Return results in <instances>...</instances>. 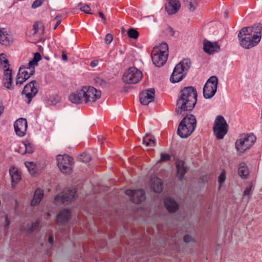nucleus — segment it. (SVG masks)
<instances>
[{
    "mask_svg": "<svg viewBox=\"0 0 262 262\" xmlns=\"http://www.w3.org/2000/svg\"><path fill=\"white\" fill-rule=\"evenodd\" d=\"M262 36V25L243 28L238 34L239 45L246 49L256 46Z\"/></svg>",
    "mask_w": 262,
    "mask_h": 262,
    "instance_id": "obj_1",
    "label": "nucleus"
},
{
    "mask_svg": "<svg viewBox=\"0 0 262 262\" xmlns=\"http://www.w3.org/2000/svg\"><path fill=\"white\" fill-rule=\"evenodd\" d=\"M197 101V92L192 86L184 88L181 91V96L177 102L176 112L182 114L186 111L192 110Z\"/></svg>",
    "mask_w": 262,
    "mask_h": 262,
    "instance_id": "obj_2",
    "label": "nucleus"
},
{
    "mask_svg": "<svg viewBox=\"0 0 262 262\" xmlns=\"http://www.w3.org/2000/svg\"><path fill=\"white\" fill-rule=\"evenodd\" d=\"M2 73H3L4 86L10 90L13 89L12 71L10 69L9 60L4 53L0 54V74Z\"/></svg>",
    "mask_w": 262,
    "mask_h": 262,
    "instance_id": "obj_3",
    "label": "nucleus"
},
{
    "mask_svg": "<svg viewBox=\"0 0 262 262\" xmlns=\"http://www.w3.org/2000/svg\"><path fill=\"white\" fill-rule=\"evenodd\" d=\"M168 55V45L166 43H161L152 50L151 59L153 63L158 67L163 66L167 61Z\"/></svg>",
    "mask_w": 262,
    "mask_h": 262,
    "instance_id": "obj_4",
    "label": "nucleus"
},
{
    "mask_svg": "<svg viewBox=\"0 0 262 262\" xmlns=\"http://www.w3.org/2000/svg\"><path fill=\"white\" fill-rule=\"evenodd\" d=\"M191 61L189 59H184L177 64L171 75L170 81L177 83L181 81L185 77L186 71L189 69Z\"/></svg>",
    "mask_w": 262,
    "mask_h": 262,
    "instance_id": "obj_5",
    "label": "nucleus"
},
{
    "mask_svg": "<svg viewBox=\"0 0 262 262\" xmlns=\"http://www.w3.org/2000/svg\"><path fill=\"white\" fill-rule=\"evenodd\" d=\"M256 138L252 134L241 135L235 143V147L238 154H244L254 144Z\"/></svg>",
    "mask_w": 262,
    "mask_h": 262,
    "instance_id": "obj_6",
    "label": "nucleus"
},
{
    "mask_svg": "<svg viewBox=\"0 0 262 262\" xmlns=\"http://www.w3.org/2000/svg\"><path fill=\"white\" fill-rule=\"evenodd\" d=\"M82 98L85 103H92L99 100L101 96V92L92 86H83L81 89Z\"/></svg>",
    "mask_w": 262,
    "mask_h": 262,
    "instance_id": "obj_7",
    "label": "nucleus"
},
{
    "mask_svg": "<svg viewBox=\"0 0 262 262\" xmlns=\"http://www.w3.org/2000/svg\"><path fill=\"white\" fill-rule=\"evenodd\" d=\"M213 130L214 136L219 140L223 139L227 134L228 124L222 116L219 115L215 119Z\"/></svg>",
    "mask_w": 262,
    "mask_h": 262,
    "instance_id": "obj_8",
    "label": "nucleus"
},
{
    "mask_svg": "<svg viewBox=\"0 0 262 262\" xmlns=\"http://www.w3.org/2000/svg\"><path fill=\"white\" fill-rule=\"evenodd\" d=\"M142 72L135 67L127 69L122 76L123 81L127 84H136L142 79Z\"/></svg>",
    "mask_w": 262,
    "mask_h": 262,
    "instance_id": "obj_9",
    "label": "nucleus"
},
{
    "mask_svg": "<svg viewBox=\"0 0 262 262\" xmlns=\"http://www.w3.org/2000/svg\"><path fill=\"white\" fill-rule=\"evenodd\" d=\"M57 166L63 173H70L72 170L73 159L67 155L56 157Z\"/></svg>",
    "mask_w": 262,
    "mask_h": 262,
    "instance_id": "obj_10",
    "label": "nucleus"
},
{
    "mask_svg": "<svg viewBox=\"0 0 262 262\" xmlns=\"http://www.w3.org/2000/svg\"><path fill=\"white\" fill-rule=\"evenodd\" d=\"M38 90L39 84L34 80L31 81L24 86L21 94L25 98L28 104L30 103L32 98L38 93Z\"/></svg>",
    "mask_w": 262,
    "mask_h": 262,
    "instance_id": "obj_11",
    "label": "nucleus"
},
{
    "mask_svg": "<svg viewBox=\"0 0 262 262\" xmlns=\"http://www.w3.org/2000/svg\"><path fill=\"white\" fill-rule=\"evenodd\" d=\"M218 80L216 76L210 77L203 88V96L206 99H210L215 94L217 90Z\"/></svg>",
    "mask_w": 262,
    "mask_h": 262,
    "instance_id": "obj_12",
    "label": "nucleus"
},
{
    "mask_svg": "<svg viewBox=\"0 0 262 262\" xmlns=\"http://www.w3.org/2000/svg\"><path fill=\"white\" fill-rule=\"evenodd\" d=\"M35 72L34 68L28 67H20L17 74V84H22L28 80Z\"/></svg>",
    "mask_w": 262,
    "mask_h": 262,
    "instance_id": "obj_13",
    "label": "nucleus"
},
{
    "mask_svg": "<svg viewBox=\"0 0 262 262\" xmlns=\"http://www.w3.org/2000/svg\"><path fill=\"white\" fill-rule=\"evenodd\" d=\"M75 194L76 191L74 189L67 190L63 192L62 194H58L55 197V203L58 205L62 203H68L74 198Z\"/></svg>",
    "mask_w": 262,
    "mask_h": 262,
    "instance_id": "obj_14",
    "label": "nucleus"
},
{
    "mask_svg": "<svg viewBox=\"0 0 262 262\" xmlns=\"http://www.w3.org/2000/svg\"><path fill=\"white\" fill-rule=\"evenodd\" d=\"M125 193L132 198V201L136 204H139L145 199L144 192L143 190L127 189Z\"/></svg>",
    "mask_w": 262,
    "mask_h": 262,
    "instance_id": "obj_15",
    "label": "nucleus"
},
{
    "mask_svg": "<svg viewBox=\"0 0 262 262\" xmlns=\"http://www.w3.org/2000/svg\"><path fill=\"white\" fill-rule=\"evenodd\" d=\"M155 90L149 89L141 92L140 94V101L143 105H148L155 99Z\"/></svg>",
    "mask_w": 262,
    "mask_h": 262,
    "instance_id": "obj_16",
    "label": "nucleus"
},
{
    "mask_svg": "<svg viewBox=\"0 0 262 262\" xmlns=\"http://www.w3.org/2000/svg\"><path fill=\"white\" fill-rule=\"evenodd\" d=\"M71 217V213L69 210H62L56 215V223L59 226L64 225L69 222Z\"/></svg>",
    "mask_w": 262,
    "mask_h": 262,
    "instance_id": "obj_17",
    "label": "nucleus"
},
{
    "mask_svg": "<svg viewBox=\"0 0 262 262\" xmlns=\"http://www.w3.org/2000/svg\"><path fill=\"white\" fill-rule=\"evenodd\" d=\"M220 49V47L216 42H211L207 40L203 41V50L205 52L211 54L218 52Z\"/></svg>",
    "mask_w": 262,
    "mask_h": 262,
    "instance_id": "obj_18",
    "label": "nucleus"
},
{
    "mask_svg": "<svg viewBox=\"0 0 262 262\" xmlns=\"http://www.w3.org/2000/svg\"><path fill=\"white\" fill-rule=\"evenodd\" d=\"M181 122H183L184 124L187 125L191 130L194 131L196 126V118L192 114L186 115Z\"/></svg>",
    "mask_w": 262,
    "mask_h": 262,
    "instance_id": "obj_19",
    "label": "nucleus"
},
{
    "mask_svg": "<svg viewBox=\"0 0 262 262\" xmlns=\"http://www.w3.org/2000/svg\"><path fill=\"white\" fill-rule=\"evenodd\" d=\"M181 122H183L184 124L187 125L191 130L194 131L196 126V118L192 114L186 115Z\"/></svg>",
    "mask_w": 262,
    "mask_h": 262,
    "instance_id": "obj_20",
    "label": "nucleus"
},
{
    "mask_svg": "<svg viewBox=\"0 0 262 262\" xmlns=\"http://www.w3.org/2000/svg\"><path fill=\"white\" fill-rule=\"evenodd\" d=\"M193 130H191L187 126L184 125L183 122H180L178 127L177 133L178 135L182 138H187L191 135Z\"/></svg>",
    "mask_w": 262,
    "mask_h": 262,
    "instance_id": "obj_21",
    "label": "nucleus"
},
{
    "mask_svg": "<svg viewBox=\"0 0 262 262\" xmlns=\"http://www.w3.org/2000/svg\"><path fill=\"white\" fill-rule=\"evenodd\" d=\"M180 8V4L178 0H169L165 9L168 14H173L177 12Z\"/></svg>",
    "mask_w": 262,
    "mask_h": 262,
    "instance_id": "obj_22",
    "label": "nucleus"
},
{
    "mask_svg": "<svg viewBox=\"0 0 262 262\" xmlns=\"http://www.w3.org/2000/svg\"><path fill=\"white\" fill-rule=\"evenodd\" d=\"M27 121L25 118L17 119V136L23 137L27 130Z\"/></svg>",
    "mask_w": 262,
    "mask_h": 262,
    "instance_id": "obj_23",
    "label": "nucleus"
},
{
    "mask_svg": "<svg viewBox=\"0 0 262 262\" xmlns=\"http://www.w3.org/2000/svg\"><path fill=\"white\" fill-rule=\"evenodd\" d=\"M13 38L11 35L7 33L4 29H0V43L8 46L12 42Z\"/></svg>",
    "mask_w": 262,
    "mask_h": 262,
    "instance_id": "obj_24",
    "label": "nucleus"
},
{
    "mask_svg": "<svg viewBox=\"0 0 262 262\" xmlns=\"http://www.w3.org/2000/svg\"><path fill=\"white\" fill-rule=\"evenodd\" d=\"M164 205L169 213L175 212L179 208V205L176 201L169 198L165 199Z\"/></svg>",
    "mask_w": 262,
    "mask_h": 262,
    "instance_id": "obj_25",
    "label": "nucleus"
},
{
    "mask_svg": "<svg viewBox=\"0 0 262 262\" xmlns=\"http://www.w3.org/2000/svg\"><path fill=\"white\" fill-rule=\"evenodd\" d=\"M33 151V147L28 141L22 142L19 145V148L17 149V152L21 155H24L26 153L31 154Z\"/></svg>",
    "mask_w": 262,
    "mask_h": 262,
    "instance_id": "obj_26",
    "label": "nucleus"
},
{
    "mask_svg": "<svg viewBox=\"0 0 262 262\" xmlns=\"http://www.w3.org/2000/svg\"><path fill=\"white\" fill-rule=\"evenodd\" d=\"M176 167L177 168V177L180 180H181L186 172V168L184 166V162L182 160H177Z\"/></svg>",
    "mask_w": 262,
    "mask_h": 262,
    "instance_id": "obj_27",
    "label": "nucleus"
},
{
    "mask_svg": "<svg viewBox=\"0 0 262 262\" xmlns=\"http://www.w3.org/2000/svg\"><path fill=\"white\" fill-rule=\"evenodd\" d=\"M249 170L247 164L244 162L239 164L238 168V174L243 179H247L249 175Z\"/></svg>",
    "mask_w": 262,
    "mask_h": 262,
    "instance_id": "obj_28",
    "label": "nucleus"
},
{
    "mask_svg": "<svg viewBox=\"0 0 262 262\" xmlns=\"http://www.w3.org/2000/svg\"><path fill=\"white\" fill-rule=\"evenodd\" d=\"M44 193L43 190L37 189L35 190L33 199L31 201V205L35 206L38 205L43 197Z\"/></svg>",
    "mask_w": 262,
    "mask_h": 262,
    "instance_id": "obj_29",
    "label": "nucleus"
},
{
    "mask_svg": "<svg viewBox=\"0 0 262 262\" xmlns=\"http://www.w3.org/2000/svg\"><path fill=\"white\" fill-rule=\"evenodd\" d=\"M150 185V188L156 193L160 192L162 190L161 180L157 177L151 179Z\"/></svg>",
    "mask_w": 262,
    "mask_h": 262,
    "instance_id": "obj_30",
    "label": "nucleus"
},
{
    "mask_svg": "<svg viewBox=\"0 0 262 262\" xmlns=\"http://www.w3.org/2000/svg\"><path fill=\"white\" fill-rule=\"evenodd\" d=\"M82 98V93L81 92V89H80L71 94L69 99L73 103L79 104L81 102Z\"/></svg>",
    "mask_w": 262,
    "mask_h": 262,
    "instance_id": "obj_31",
    "label": "nucleus"
},
{
    "mask_svg": "<svg viewBox=\"0 0 262 262\" xmlns=\"http://www.w3.org/2000/svg\"><path fill=\"white\" fill-rule=\"evenodd\" d=\"M142 143L149 149H152L156 146V141L154 138L148 137V134H146L143 138Z\"/></svg>",
    "mask_w": 262,
    "mask_h": 262,
    "instance_id": "obj_32",
    "label": "nucleus"
},
{
    "mask_svg": "<svg viewBox=\"0 0 262 262\" xmlns=\"http://www.w3.org/2000/svg\"><path fill=\"white\" fill-rule=\"evenodd\" d=\"M9 174L11 180L12 186L15 188L16 185V168L14 166H12L10 168Z\"/></svg>",
    "mask_w": 262,
    "mask_h": 262,
    "instance_id": "obj_33",
    "label": "nucleus"
},
{
    "mask_svg": "<svg viewBox=\"0 0 262 262\" xmlns=\"http://www.w3.org/2000/svg\"><path fill=\"white\" fill-rule=\"evenodd\" d=\"M25 165L28 169V171L32 176L35 175L37 172V167L36 164L33 162H26Z\"/></svg>",
    "mask_w": 262,
    "mask_h": 262,
    "instance_id": "obj_34",
    "label": "nucleus"
},
{
    "mask_svg": "<svg viewBox=\"0 0 262 262\" xmlns=\"http://www.w3.org/2000/svg\"><path fill=\"white\" fill-rule=\"evenodd\" d=\"M41 60V56L39 53L36 52L33 54V59L29 61L28 66L34 68L38 64V62Z\"/></svg>",
    "mask_w": 262,
    "mask_h": 262,
    "instance_id": "obj_35",
    "label": "nucleus"
},
{
    "mask_svg": "<svg viewBox=\"0 0 262 262\" xmlns=\"http://www.w3.org/2000/svg\"><path fill=\"white\" fill-rule=\"evenodd\" d=\"M127 35L129 37L137 39L139 36L138 32L135 29L131 28L128 30Z\"/></svg>",
    "mask_w": 262,
    "mask_h": 262,
    "instance_id": "obj_36",
    "label": "nucleus"
},
{
    "mask_svg": "<svg viewBox=\"0 0 262 262\" xmlns=\"http://www.w3.org/2000/svg\"><path fill=\"white\" fill-rule=\"evenodd\" d=\"M78 7L81 11L84 12L85 13L91 14L90 12L91 9L88 5L81 3L78 4Z\"/></svg>",
    "mask_w": 262,
    "mask_h": 262,
    "instance_id": "obj_37",
    "label": "nucleus"
},
{
    "mask_svg": "<svg viewBox=\"0 0 262 262\" xmlns=\"http://www.w3.org/2000/svg\"><path fill=\"white\" fill-rule=\"evenodd\" d=\"M226 174V171L223 170L218 177V182L220 183V187H222L223 183L225 181Z\"/></svg>",
    "mask_w": 262,
    "mask_h": 262,
    "instance_id": "obj_38",
    "label": "nucleus"
},
{
    "mask_svg": "<svg viewBox=\"0 0 262 262\" xmlns=\"http://www.w3.org/2000/svg\"><path fill=\"white\" fill-rule=\"evenodd\" d=\"M170 157L168 154L165 153H161L160 155V159L158 162H161L164 161H168L170 159Z\"/></svg>",
    "mask_w": 262,
    "mask_h": 262,
    "instance_id": "obj_39",
    "label": "nucleus"
},
{
    "mask_svg": "<svg viewBox=\"0 0 262 262\" xmlns=\"http://www.w3.org/2000/svg\"><path fill=\"white\" fill-rule=\"evenodd\" d=\"M184 242L187 244L194 242V239L189 235H186L183 238Z\"/></svg>",
    "mask_w": 262,
    "mask_h": 262,
    "instance_id": "obj_40",
    "label": "nucleus"
},
{
    "mask_svg": "<svg viewBox=\"0 0 262 262\" xmlns=\"http://www.w3.org/2000/svg\"><path fill=\"white\" fill-rule=\"evenodd\" d=\"M45 0H35L32 5V8L33 9H35L40 6L43 3Z\"/></svg>",
    "mask_w": 262,
    "mask_h": 262,
    "instance_id": "obj_41",
    "label": "nucleus"
},
{
    "mask_svg": "<svg viewBox=\"0 0 262 262\" xmlns=\"http://www.w3.org/2000/svg\"><path fill=\"white\" fill-rule=\"evenodd\" d=\"M113 40V36L111 34H107L105 37L104 41L106 44H110Z\"/></svg>",
    "mask_w": 262,
    "mask_h": 262,
    "instance_id": "obj_42",
    "label": "nucleus"
},
{
    "mask_svg": "<svg viewBox=\"0 0 262 262\" xmlns=\"http://www.w3.org/2000/svg\"><path fill=\"white\" fill-rule=\"evenodd\" d=\"M60 17H61V15H57L55 17L54 20H56V23L54 27V30H56V28L58 27V26L60 24V23L61 22V20L60 19Z\"/></svg>",
    "mask_w": 262,
    "mask_h": 262,
    "instance_id": "obj_43",
    "label": "nucleus"
},
{
    "mask_svg": "<svg viewBox=\"0 0 262 262\" xmlns=\"http://www.w3.org/2000/svg\"><path fill=\"white\" fill-rule=\"evenodd\" d=\"M96 82L101 86H105L106 85V82L102 79L98 78L96 80Z\"/></svg>",
    "mask_w": 262,
    "mask_h": 262,
    "instance_id": "obj_44",
    "label": "nucleus"
},
{
    "mask_svg": "<svg viewBox=\"0 0 262 262\" xmlns=\"http://www.w3.org/2000/svg\"><path fill=\"white\" fill-rule=\"evenodd\" d=\"M186 5L189 9V10L190 11H193L195 9V7L192 4V2H189L188 3H186Z\"/></svg>",
    "mask_w": 262,
    "mask_h": 262,
    "instance_id": "obj_45",
    "label": "nucleus"
},
{
    "mask_svg": "<svg viewBox=\"0 0 262 262\" xmlns=\"http://www.w3.org/2000/svg\"><path fill=\"white\" fill-rule=\"evenodd\" d=\"M251 190V187L249 186L245 189L244 192V196H248L250 194V192Z\"/></svg>",
    "mask_w": 262,
    "mask_h": 262,
    "instance_id": "obj_46",
    "label": "nucleus"
},
{
    "mask_svg": "<svg viewBox=\"0 0 262 262\" xmlns=\"http://www.w3.org/2000/svg\"><path fill=\"white\" fill-rule=\"evenodd\" d=\"M99 61L98 60H94L91 62L90 66L92 67H95L98 66Z\"/></svg>",
    "mask_w": 262,
    "mask_h": 262,
    "instance_id": "obj_47",
    "label": "nucleus"
},
{
    "mask_svg": "<svg viewBox=\"0 0 262 262\" xmlns=\"http://www.w3.org/2000/svg\"><path fill=\"white\" fill-rule=\"evenodd\" d=\"M38 23H36L33 25V30H34V33L36 34L38 30Z\"/></svg>",
    "mask_w": 262,
    "mask_h": 262,
    "instance_id": "obj_48",
    "label": "nucleus"
},
{
    "mask_svg": "<svg viewBox=\"0 0 262 262\" xmlns=\"http://www.w3.org/2000/svg\"><path fill=\"white\" fill-rule=\"evenodd\" d=\"M84 158L83 161H84L85 162H89L91 160L90 155H89V154H85L84 155V158Z\"/></svg>",
    "mask_w": 262,
    "mask_h": 262,
    "instance_id": "obj_49",
    "label": "nucleus"
},
{
    "mask_svg": "<svg viewBox=\"0 0 262 262\" xmlns=\"http://www.w3.org/2000/svg\"><path fill=\"white\" fill-rule=\"evenodd\" d=\"M222 10H223V14H224V16L225 17H226L227 16V14H228V10L227 9L226 7L223 6Z\"/></svg>",
    "mask_w": 262,
    "mask_h": 262,
    "instance_id": "obj_50",
    "label": "nucleus"
},
{
    "mask_svg": "<svg viewBox=\"0 0 262 262\" xmlns=\"http://www.w3.org/2000/svg\"><path fill=\"white\" fill-rule=\"evenodd\" d=\"M5 222L6 223H5V227L7 228L10 224V222L9 221V220L7 216L6 217V219H5Z\"/></svg>",
    "mask_w": 262,
    "mask_h": 262,
    "instance_id": "obj_51",
    "label": "nucleus"
},
{
    "mask_svg": "<svg viewBox=\"0 0 262 262\" xmlns=\"http://www.w3.org/2000/svg\"><path fill=\"white\" fill-rule=\"evenodd\" d=\"M62 59L64 60V61H67V55L64 52H62Z\"/></svg>",
    "mask_w": 262,
    "mask_h": 262,
    "instance_id": "obj_52",
    "label": "nucleus"
},
{
    "mask_svg": "<svg viewBox=\"0 0 262 262\" xmlns=\"http://www.w3.org/2000/svg\"><path fill=\"white\" fill-rule=\"evenodd\" d=\"M48 242L50 244H52L53 243V242H54V238H53V237L52 236H49V237L48 238Z\"/></svg>",
    "mask_w": 262,
    "mask_h": 262,
    "instance_id": "obj_53",
    "label": "nucleus"
},
{
    "mask_svg": "<svg viewBox=\"0 0 262 262\" xmlns=\"http://www.w3.org/2000/svg\"><path fill=\"white\" fill-rule=\"evenodd\" d=\"M4 107L2 104L0 102V116L4 112Z\"/></svg>",
    "mask_w": 262,
    "mask_h": 262,
    "instance_id": "obj_54",
    "label": "nucleus"
},
{
    "mask_svg": "<svg viewBox=\"0 0 262 262\" xmlns=\"http://www.w3.org/2000/svg\"><path fill=\"white\" fill-rule=\"evenodd\" d=\"M99 15L102 19L104 20L106 19L105 17L101 12H99Z\"/></svg>",
    "mask_w": 262,
    "mask_h": 262,
    "instance_id": "obj_55",
    "label": "nucleus"
},
{
    "mask_svg": "<svg viewBox=\"0 0 262 262\" xmlns=\"http://www.w3.org/2000/svg\"><path fill=\"white\" fill-rule=\"evenodd\" d=\"M13 126H14V132H15V133H16V129H17V128H16V120L14 122Z\"/></svg>",
    "mask_w": 262,
    "mask_h": 262,
    "instance_id": "obj_56",
    "label": "nucleus"
},
{
    "mask_svg": "<svg viewBox=\"0 0 262 262\" xmlns=\"http://www.w3.org/2000/svg\"><path fill=\"white\" fill-rule=\"evenodd\" d=\"M184 1L186 2V3H188L189 2H192V0H184Z\"/></svg>",
    "mask_w": 262,
    "mask_h": 262,
    "instance_id": "obj_57",
    "label": "nucleus"
},
{
    "mask_svg": "<svg viewBox=\"0 0 262 262\" xmlns=\"http://www.w3.org/2000/svg\"><path fill=\"white\" fill-rule=\"evenodd\" d=\"M46 59L47 60H49V58H48V57H46Z\"/></svg>",
    "mask_w": 262,
    "mask_h": 262,
    "instance_id": "obj_58",
    "label": "nucleus"
},
{
    "mask_svg": "<svg viewBox=\"0 0 262 262\" xmlns=\"http://www.w3.org/2000/svg\"><path fill=\"white\" fill-rule=\"evenodd\" d=\"M47 214H48V216H50V213H49V212H48V213H47Z\"/></svg>",
    "mask_w": 262,
    "mask_h": 262,
    "instance_id": "obj_59",
    "label": "nucleus"
},
{
    "mask_svg": "<svg viewBox=\"0 0 262 262\" xmlns=\"http://www.w3.org/2000/svg\"><path fill=\"white\" fill-rule=\"evenodd\" d=\"M17 180L18 179V175H17Z\"/></svg>",
    "mask_w": 262,
    "mask_h": 262,
    "instance_id": "obj_60",
    "label": "nucleus"
}]
</instances>
